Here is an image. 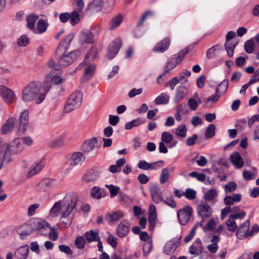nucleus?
<instances>
[{
    "mask_svg": "<svg viewBox=\"0 0 259 259\" xmlns=\"http://www.w3.org/2000/svg\"><path fill=\"white\" fill-rule=\"evenodd\" d=\"M78 200V196L74 193L66 194L63 200L56 202L49 211V215L54 218L61 213L60 220L66 226H69L72 222V218L69 217L75 208Z\"/></svg>",
    "mask_w": 259,
    "mask_h": 259,
    "instance_id": "1",
    "label": "nucleus"
},
{
    "mask_svg": "<svg viewBox=\"0 0 259 259\" xmlns=\"http://www.w3.org/2000/svg\"><path fill=\"white\" fill-rule=\"evenodd\" d=\"M44 99V93L41 92L40 82H30L23 89L22 100L25 102L35 101L37 104H40Z\"/></svg>",
    "mask_w": 259,
    "mask_h": 259,
    "instance_id": "2",
    "label": "nucleus"
},
{
    "mask_svg": "<svg viewBox=\"0 0 259 259\" xmlns=\"http://www.w3.org/2000/svg\"><path fill=\"white\" fill-rule=\"evenodd\" d=\"M96 56L97 52L94 49H90L87 54L84 58V73L82 78L83 81H87L94 75L96 70L95 65L94 64H88L87 62L88 59H94Z\"/></svg>",
    "mask_w": 259,
    "mask_h": 259,
    "instance_id": "3",
    "label": "nucleus"
},
{
    "mask_svg": "<svg viewBox=\"0 0 259 259\" xmlns=\"http://www.w3.org/2000/svg\"><path fill=\"white\" fill-rule=\"evenodd\" d=\"M82 97V94L80 92L75 91L73 92L70 95L64 105V112L66 113L73 112L78 108L81 104Z\"/></svg>",
    "mask_w": 259,
    "mask_h": 259,
    "instance_id": "4",
    "label": "nucleus"
},
{
    "mask_svg": "<svg viewBox=\"0 0 259 259\" xmlns=\"http://www.w3.org/2000/svg\"><path fill=\"white\" fill-rule=\"evenodd\" d=\"M80 55L79 50H74L70 53L63 55L60 57L58 63L62 67H66L75 61Z\"/></svg>",
    "mask_w": 259,
    "mask_h": 259,
    "instance_id": "5",
    "label": "nucleus"
},
{
    "mask_svg": "<svg viewBox=\"0 0 259 259\" xmlns=\"http://www.w3.org/2000/svg\"><path fill=\"white\" fill-rule=\"evenodd\" d=\"M193 213V209L189 206H185L178 210L177 216L180 223L182 225H186L190 221Z\"/></svg>",
    "mask_w": 259,
    "mask_h": 259,
    "instance_id": "6",
    "label": "nucleus"
},
{
    "mask_svg": "<svg viewBox=\"0 0 259 259\" xmlns=\"http://www.w3.org/2000/svg\"><path fill=\"white\" fill-rule=\"evenodd\" d=\"M3 146L4 149H7L10 154L11 153L13 154H19L24 149V146L22 144L18 138L15 139L11 144L5 143L3 144Z\"/></svg>",
    "mask_w": 259,
    "mask_h": 259,
    "instance_id": "7",
    "label": "nucleus"
},
{
    "mask_svg": "<svg viewBox=\"0 0 259 259\" xmlns=\"http://www.w3.org/2000/svg\"><path fill=\"white\" fill-rule=\"evenodd\" d=\"M0 95L5 102L8 104L13 102L16 98L14 91L4 85H0Z\"/></svg>",
    "mask_w": 259,
    "mask_h": 259,
    "instance_id": "8",
    "label": "nucleus"
},
{
    "mask_svg": "<svg viewBox=\"0 0 259 259\" xmlns=\"http://www.w3.org/2000/svg\"><path fill=\"white\" fill-rule=\"evenodd\" d=\"M98 142L97 138L92 137L86 140L81 146V150L85 153L91 152L98 147Z\"/></svg>",
    "mask_w": 259,
    "mask_h": 259,
    "instance_id": "9",
    "label": "nucleus"
},
{
    "mask_svg": "<svg viewBox=\"0 0 259 259\" xmlns=\"http://www.w3.org/2000/svg\"><path fill=\"white\" fill-rule=\"evenodd\" d=\"M121 43L122 41L120 38H116L110 44L107 54L109 59H112L116 55L121 46Z\"/></svg>",
    "mask_w": 259,
    "mask_h": 259,
    "instance_id": "10",
    "label": "nucleus"
},
{
    "mask_svg": "<svg viewBox=\"0 0 259 259\" xmlns=\"http://www.w3.org/2000/svg\"><path fill=\"white\" fill-rule=\"evenodd\" d=\"M33 224L34 230H37L40 235H47V230L51 228L49 224L45 220H33Z\"/></svg>",
    "mask_w": 259,
    "mask_h": 259,
    "instance_id": "11",
    "label": "nucleus"
},
{
    "mask_svg": "<svg viewBox=\"0 0 259 259\" xmlns=\"http://www.w3.org/2000/svg\"><path fill=\"white\" fill-rule=\"evenodd\" d=\"M197 210L198 215L202 219V222H204V219L210 217L212 212L211 208L207 204H200L198 205Z\"/></svg>",
    "mask_w": 259,
    "mask_h": 259,
    "instance_id": "12",
    "label": "nucleus"
},
{
    "mask_svg": "<svg viewBox=\"0 0 259 259\" xmlns=\"http://www.w3.org/2000/svg\"><path fill=\"white\" fill-rule=\"evenodd\" d=\"M34 230L33 220H32L21 226L17 229V232L21 236V238L23 239V236L31 234Z\"/></svg>",
    "mask_w": 259,
    "mask_h": 259,
    "instance_id": "13",
    "label": "nucleus"
},
{
    "mask_svg": "<svg viewBox=\"0 0 259 259\" xmlns=\"http://www.w3.org/2000/svg\"><path fill=\"white\" fill-rule=\"evenodd\" d=\"M48 26L49 24L47 19H39L32 31L37 34L44 33L47 30Z\"/></svg>",
    "mask_w": 259,
    "mask_h": 259,
    "instance_id": "14",
    "label": "nucleus"
},
{
    "mask_svg": "<svg viewBox=\"0 0 259 259\" xmlns=\"http://www.w3.org/2000/svg\"><path fill=\"white\" fill-rule=\"evenodd\" d=\"M249 226V221L247 220L239 227L236 233V235L238 238L241 239L243 238L248 237V229Z\"/></svg>",
    "mask_w": 259,
    "mask_h": 259,
    "instance_id": "15",
    "label": "nucleus"
},
{
    "mask_svg": "<svg viewBox=\"0 0 259 259\" xmlns=\"http://www.w3.org/2000/svg\"><path fill=\"white\" fill-rule=\"evenodd\" d=\"M170 40L169 37H165L156 44L153 49L154 52L163 53L166 51L170 46Z\"/></svg>",
    "mask_w": 259,
    "mask_h": 259,
    "instance_id": "16",
    "label": "nucleus"
},
{
    "mask_svg": "<svg viewBox=\"0 0 259 259\" xmlns=\"http://www.w3.org/2000/svg\"><path fill=\"white\" fill-rule=\"evenodd\" d=\"M85 159V156L81 152H76L70 157V164L72 166L81 164Z\"/></svg>",
    "mask_w": 259,
    "mask_h": 259,
    "instance_id": "17",
    "label": "nucleus"
},
{
    "mask_svg": "<svg viewBox=\"0 0 259 259\" xmlns=\"http://www.w3.org/2000/svg\"><path fill=\"white\" fill-rule=\"evenodd\" d=\"M16 123L17 120L15 118H9L1 128V133L2 134H7L10 133L14 128Z\"/></svg>",
    "mask_w": 259,
    "mask_h": 259,
    "instance_id": "18",
    "label": "nucleus"
},
{
    "mask_svg": "<svg viewBox=\"0 0 259 259\" xmlns=\"http://www.w3.org/2000/svg\"><path fill=\"white\" fill-rule=\"evenodd\" d=\"M10 153L4 148L2 146V149L0 150V169L3 167L6 166L11 161Z\"/></svg>",
    "mask_w": 259,
    "mask_h": 259,
    "instance_id": "19",
    "label": "nucleus"
},
{
    "mask_svg": "<svg viewBox=\"0 0 259 259\" xmlns=\"http://www.w3.org/2000/svg\"><path fill=\"white\" fill-rule=\"evenodd\" d=\"M230 160L236 168H241L244 165L243 158L238 152L232 153L230 156Z\"/></svg>",
    "mask_w": 259,
    "mask_h": 259,
    "instance_id": "20",
    "label": "nucleus"
},
{
    "mask_svg": "<svg viewBox=\"0 0 259 259\" xmlns=\"http://www.w3.org/2000/svg\"><path fill=\"white\" fill-rule=\"evenodd\" d=\"M159 163H160V164L159 165L158 167H161L163 166V162L159 160L153 163H148L145 160H140L138 163V166L140 169L144 170L155 169L156 167L155 165Z\"/></svg>",
    "mask_w": 259,
    "mask_h": 259,
    "instance_id": "21",
    "label": "nucleus"
},
{
    "mask_svg": "<svg viewBox=\"0 0 259 259\" xmlns=\"http://www.w3.org/2000/svg\"><path fill=\"white\" fill-rule=\"evenodd\" d=\"M151 195L153 200L156 203L163 201L162 193L160 188L157 185H153L150 188Z\"/></svg>",
    "mask_w": 259,
    "mask_h": 259,
    "instance_id": "22",
    "label": "nucleus"
},
{
    "mask_svg": "<svg viewBox=\"0 0 259 259\" xmlns=\"http://www.w3.org/2000/svg\"><path fill=\"white\" fill-rule=\"evenodd\" d=\"M130 224L127 221H122L117 226L116 231L120 237H124L129 232Z\"/></svg>",
    "mask_w": 259,
    "mask_h": 259,
    "instance_id": "23",
    "label": "nucleus"
},
{
    "mask_svg": "<svg viewBox=\"0 0 259 259\" xmlns=\"http://www.w3.org/2000/svg\"><path fill=\"white\" fill-rule=\"evenodd\" d=\"M227 81L225 80H223L221 82V83L218 85V87L216 89V94L214 95H211L208 98H206L204 100L205 102H215L217 101L220 97V95L218 94L220 91V88L221 87H224V91H226L227 88Z\"/></svg>",
    "mask_w": 259,
    "mask_h": 259,
    "instance_id": "24",
    "label": "nucleus"
},
{
    "mask_svg": "<svg viewBox=\"0 0 259 259\" xmlns=\"http://www.w3.org/2000/svg\"><path fill=\"white\" fill-rule=\"evenodd\" d=\"M54 180L49 178L44 179L38 184L37 189L39 191H45L53 187L54 186Z\"/></svg>",
    "mask_w": 259,
    "mask_h": 259,
    "instance_id": "25",
    "label": "nucleus"
},
{
    "mask_svg": "<svg viewBox=\"0 0 259 259\" xmlns=\"http://www.w3.org/2000/svg\"><path fill=\"white\" fill-rule=\"evenodd\" d=\"M43 167L44 164L42 163L41 161H38L35 162L28 169L26 175L27 178H30L36 175L41 170Z\"/></svg>",
    "mask_w": 259,
    "mask_h": 259,
    "instance_id": "26",
    "label": "nucleus"
},
{
    "mask_svg": "<svg viewBox=\"0 0 259 259\" xmlns=\"http://www.w3.org/2000/svg\"><path fill=\"white\" fill-rule=\"evenodd\" d=\"M29 252L28 246L27 245H23L16 249L14 253V256L17 259H26Z\"/></svg>",
    "mask_w": 259,
    "mask_h": 259,
    "instance_id": "27",
    "label": "nucleus"
},
{
    "mask_svg": "<svg viewBox=\"0 0 259 259\" xmlns=\"http://www.w3.org/2000/svg\"><path fill=\"white\" fill-rule=\"evenodd\" d=\"M79 41L82 44L92 43L93 36L92 32L89 30H83L80 34Z\"/></svg>",
    "mask_w": 259,
    "mask_h": 259,
    "instance_id": "28",
    "label": "nucleus"
},
{
    "mask_svg": "<svg viewBox=\"0 0 259 259\" xmlns=\"http://www.w3.org/2000/svg\"><path fill=\"white\" fill-rule=\"evenodd\" d=\"M74 37V34L72 33L69 34L61 42L59 47L57 49L58 53H61L64 51H66L69 47L71 41Z\"/></svg>",
    "mask_w": 259,
    "mask_h": 259,
    "instance_id": "29",
    "label": "nucleus"
},
{
    "mask_svg": "<svg viewBox=\"0 0 259 259\" xmlns=\"http://www.w3.org/2000/svg\"><path fill=\"white\" fill-rule=\"evenodd\" d=\"M123 21V16L119 14L114 16L111 20L109 24V29L113 30L120 25Z\"/></svg>",
    "mask_w": 259,
    "mask_h": 259,
    "instance_id": "30",
    "label": "nucleus"
},
{
    "mask_svg": "<svg viewBox=\"0 0 259 259\" xmlns=\"http://www.w3.org/2000/svg\"><path fill=\"white\" fill-rule=\"evenodd\" d=\"M242 197L241 194H235L231 196H227L224 199V202L226 205H232L235 202L240 201Z\"/></svg>",
    "mask_w": 259,
    "mask_h": 259,
    "instance_id": "31",
    "label": "nucleus"
},
{
    "mask_svg": "<svg viewBox=\"0 0 259 259\" xmlns=\"http://www.w3.org/2000/svg\"><path fill=\"white\" fill-rule=\"evenodd\" d=\"M220 241V238L219 236L217 235H213L211 239V243L207 246V248L208 251L211 253H214L217 252L218 249V243Z\"/></svg>",
    "mask_w": 259,
    "mask_h": 259,
    "instance_id": "32",
    "label": "nucleus"
},
{
    "mask_svg": "<svg viewBox=\"0 0 259 259\" xmlns=\"http://www.w3.org/2000/svg\"><path fill=\"white\" fill-rule=\"evenodd\" d=\"M123 217V213L121 211H115L112 213H108L105 215V219L109 222H116Z\"/></svg>",
    "mask_w": 259,
    "mask_h": 259,
    "instance_id": "33",
    "label": "nucleus"
},
{
    "mask_svg": "<svg viewBox=\"0 0 259 259\" xmlns=\"http://www.w3.org/2000/svg\"><path fill=\"white\" fill-rule=\"evenodd\" d=\"M56 72L51 71L48 75L50 77L52 83L58 84L62 81V79L60 76L61 74V71L59 68H56Z\"/></svg>",
    "mask_w": 259,
    "mask_h": 259,
    "instance_id": "34",
    "label": "nucleus"
},
{
    "mask_svg": "<svg viewBox=\"0 0 259 259\" xmlns=\"http://www.w3.org/2000/svg\"><path fill=\"white\" fill-rule=\"evenodd\" d=\"M178 245L174 240H170L167 242L164 247V252L166 254L170 255L174 253L177 248Z\"/></svg>",
    "mask_w": 259,
    "mask_h": 259,
    "instance_id": "35",
    "label": "nucleus"
},
{
    "mask_svg": "<svg viewBox=\"0 0 259 259\" xmlns=\"http://www.w3.org/2000/svg\"><path fill=\"white\" fill-rule=\"evenodd\" d=\"M188 89L184 85L179 86L177 89L175 99L177 101H180L187 95Z\"/></svg>",
    "mask_w": 259,
    "mask_h": 259,
    "instance_id": "36",
    "label": "nucleus"
},
{
    "mask_svg": "<svg viewBox=\"0 0 259 259\" xmlns=\"http://www.w3.org/2000/svg\"><path fill=\"white\" fill-rule=\"evenodd\" d=\"M98 174L95 171H89L82 177V180L87 183L93 182L98 178Z\"/></svg>",
    "mask_w": 259,
    "mask_h": 259,
    "instance_id": "37",
    "label": "nucleus"
},
{
    "mask_svg": "<svg viewBox=\"0 0 259 259\" xmlns=\"http://www.w3.org/2000/svg\"><path fill=\"white\" fill-rule=\"evenodd\" d=\"M38 16L36 15L31 14L26 18L27 26L31 31L33 30L35 26V23L36 20L38 19Z\"/></svg>",
    "mask_w": 259,
    "mask_h": 259,
    "instance_id": "38",
    "label": "nucleus"
},
{
    "mask_svg": "<svg viewBox=\"0 0 259 259\" xmlns=\"http://www.w3.org/2000/svg\"><path fill=\"white\" fill-rule=\"evenodd\" d=\"M91 195L93 198L100 199L105 196L104 191L98 187L95 186L91 190Z\"/></svg>",
    "mask_w": 259,
    "mask_h": 259,
    "instance_id": "39",
    "label": "nucleus"
},
{
    "mask_svg": "<svg viewBox=\"0 0 259 259\" xmlns=\"http://www.w3.org/2000/svg\"><path fill=\"white\" fill-rule=\"evenodd\" d=\"M28 114H21L19 117V130L24 132L28 123Z\"/></svg>",
    "mask_w": 259,
    "mask_h": 259,
    "instance_id": "40",
    "label": "nucleus"
},
{
    "mask_svg": "<svg viewBox=\"0 0 259 259\" xmlns=\"http://www.w3.org/2000/svg\"><path fill=\"white\" fill-rule=\"evenodd\" d=\"M52 84V82L51 80V78L48 75L45 78V81L44 82L42 89L41 88V93H44V99H45L47 93L49 92L51 89Z\"/></svg>",
    "mask_w": 259,
    "mask_h": 259,
    "instance_id": "41",
    "label": "nucleus"
},
{
    "mask_svg": "<svg viewBox=\"0 0 259 259\" xmlns=\"http://www.w3.org/2000/svg\"><path fill=\"white\" fill-rule=\"evenodd\" d=\"M169 97L167 94L162 93L160 94L155 99V102L156 104H167L169 102Z\"/></svg>",
    "mask_w": 259,
    "mask_h": 259,
    "instance_id": "42",
    "label": "nucleus"
},
{
    "mask_svg": "<svg viewBox=\"0 0 259 259\" xmlns=\"http://www.w3.org/2000/svg\"><path fill=\"white\" fill-rule=\"evenodd\" d=\"M85 236L87 241L89 242L97 241L100 239L98 233L95 232L93 230L87 232L85 234Z\"/></svg>",
    "mask_w": 259,
    "mask_h": 259,
    "instance_id": "43",
    "label": "nucleus"
},
{
    "mask_svg": "<svg viewBox=\"0 0 259 259\" xmlns=\"http://www.w3.org/2000/svg\"><path fill=\"white\" fill-rule=\"evenodd\" d=\"M238 44V41L236 40H233L231 41V44L226 42L225 48L227 52V54L229 57H232L233 55L234 50L236 45Z\"/></svg>",
    "mask_w": 259,
    "mask_h": 259,
    "instance_id": "44",
    "label": "nucleus"
},
{
    "mask_svg": "<svg viewBox=\"0 0 259 259\" xmlns=\"http://www.w3.org/2000/svg\"><path fill=\"white\" fill-rule=\"evenodd\" d=\"M64 145V141L63 137H60L58 138L54 139L51 141L49 146L53 148H59L62 147Z\"/></svg>",
    "mask_w": 259,
    "mask_h": 259,
    "instance_id": "45",
    "label": "nucleus"
},
{
    "mask_svg": "<svg viewBox=\"0 0 259 259\" xmlns=\"http://www.w3.org/2000/svg\"><path fill=\"white\" fill-rule=\"evenodd\" d=\"M102 0H93L90 5L91 9L95 12H100L103 7Z\"/></svg>",
    "mask_w": 259,
    "mask_h": 259,
    "instance_id": "46",
    "label": "nucleus"
},
{
    "mask_svg": "<svg viewBox=\"0 0 259 259\" xmlns=\"http://www.w3.org/2000/svg\"><path fill=\"white\" fill-rule=\"evenodd\" d=\"M218 195L217 191L215 189H210L206 192L204 194V199L206 201H210Z\"/></svg>",
    "mask_w": 259,
    "mask_h": 259,
    "instance_id": "47",
    "label": "nucleus"
},
{
    "mask_svg": "<svg viewBox=\"0 0 259 259\" xmlns=\"http://www.w3.org/2000/svg\"><path fill=\"white\" fill-rule=\"evenodd\" d=\"M178 64L177 63V62L175 61V60H174L172 58L169 59L165 64L163 75L166 73H168L169 72L175 68Z\"/></svg>",
    "mask_w": 259,
    "mask_h": 259,
    "instance_id": "48",
    "label": "nucleus"
},
{
    "mask_svg": "<svg viewBox=\"0 0 259 259\" xmlns=\"http://www.w3.org/2000/svg\"><path fill=\"white\" fill-rule=\"evenodd\" d=\"M144 122V121L138 118L137 119H134L130 122H127L125 125V128L126 130H131L134 127L138 126Z\"/></svg>",
    "mask_w": 259,
    "mask_h": 259,
    "instance_id": "49",
    "label": "nucleus"
},
{
    "mask_svg": "<svg viewBox=\"0 0 259 259\" xmlns=\"http://www.w3.org/2000/svg\"><path fill=\"white\" fill-rule=\"evenodd\" d=\"M191 73V72L188 70H184L181 72L178 76H177L180 82H186L187 81L188 77L190 76Z\"/></svg>",
    "mask_w": 259,
    "mask_h": 259,
    "instance_id": "50",
    "label": "nucleus"
},
{
    "mask_svg": "<svg viewBox=\"0 0 259 259\" xmlns=\"http://www.w3.org/2000/svg\"><path fill=\"white\" fill-rule=\"evenodd\" d=\"M188 53V49L186 48L179 53L175 55L172 58L175 60V61L179 64L181 61L183 60L185 56Z\"/></svg>",
    "mask_w": 259,
    "mask_h": 259,
    "instance_id": "51",
    "label": "nucleus"
},
{
    "mask_svg": "<svg viewBox=\"0 0 259 259\" xmlns=\"http://www.w3.org/2000/svg\"><path fill=\"white\" fill-rule=\"evenodd\" d=\"M237 188V184L234 182H229L224 186V190L226 193H231L235 191Z\"/></svg>",
    "mask_w": 259,
    "mask_h": 259,
    "instance_id": "52",
    "label": "nucleus"
},
{
    "mask_svg": "<svg viewBox=\"0 0 259 259\" xmlns=\"http://www.w3.org/2000/svg\"><path fill=\"white\" fill-rule=\"evenodd\" d=\"M17 43L20 47L27 46L29 44V38L26 35H22L18 38Z\"/></svg>",
    "mask_w": 259,
    "mask_h": 259,
    "instance_id": "53",
    "label": "nucleus"
},
{
    "mask_svg": "<svg viewBox=\"0 0 259 259\" xmlns=\"http://www.w3.org/2000/svg\"><path fill=\"white\" fill-rule=\"evenodd\" d=\"M169 178V172L167 168H163L161 172L160 177V183L161 184H164L168 180Z\"/></svg>",
    "mask_w": 259,
    "mask_h": 259,
    "instance_id": "54",
    "label": "nucleus"
},
{
    "mask_svg": "<svg viewBox=\"0 0 259 259\" xmlns=\"http://www.w3.org/2000/svg\"><path fill=\"white\" fill-rule=\"evenodd\" d=\"M219 50L220 48L218 46H213L207 50L206 57L209 59L214 57L219 53Z\"/></svg>",
    "mask_w": 259,
    "mask_h": 259,
    "instance_id": "55",
    "label": "nucleus"
},
{
    "mask_svg": "<svg viewBox=\"0 0 259 259\" xmlns=\"http://www.w3.org/2000/svg\"><path fill=\"white\" fill-rule=\"evenodd\" d=\"M187 132L186 126L185 125H181L176 128L175 133L178 136L185 138L186 136Z\"/></svg>",
    "mask_w": 259,
    "mask_h": 259,
    "instance_id": "56",
    "label": "nucleus"
},
{
    "mask_svg": "<svg viewBox=\"0 0 259 259\" xmlns=\"http://www.w3.org/2000/svg\"><path fill=\"white\" fill-rule=\"evenodd\" d=\"M244 49L246 52L248 54L253 53L254 50V44L253 40H248L245 42Z\"/></svg>",
    "mask_w": 259,
    "mask_h": 259,
    "instance_id": "57",
    "label": "nucleus"
},
{
    "mask_svg": "<svg viewBox=\"0 0 259 259\" xmlns=\"http://www.w3.org/2000/svg\"><path fill=\"white\" fill-rule=\"evenodd\" d=\"M70 23L74 25L79 22L80 20V15L76 11H73L70 14Z\"/></svg>",
    "mask_w": 259,
    "mask_h": 259,
    "instance_id": "58",
    "label": "nucleus"
},
{
    "mask_svg": "<svg viewBox=\"0 0 259 259\" xmlns=\"http://www.w3.org/2000/svg\"><path fill=\"white\" fill-rule=\"evenodd\" d=\"M106 187L109 189L111 197H114L117 195L120 190L119 187L113 185H106Z\"/></svg>",
    "mask_w": 259,
    "mask_h": 259,
    "instance_id": "59",
    "label": "nucleus"
},
{
    "mask_svg": "<svg viewBox=\"0 0 259 259\" xmlns=\"http://www.w3.org/2000/svg\"><path fill=\"white\" fill-rule=\"evenodd\" d=\"M157 219L156 214H149L148 221L149 224V230L152 231L154 230L155 226V222Z\"/></svg>",
    "mask_w": 259,
    "mask_h": 259,
    "instance_id": "60",
    "label": "nucleus"
},
{
    "mask_svg": "<svg viewBox=\"0 0 259 259\" xmlns=\"http://www.w3.org/2000/svg\"><path fill=\"white\" fill-rule=\"evenodd\" d=\"M215 127L214 125L211 124L208 125L205 132V136L206 138H210L215 134Z\"/></svg>",
    "mask_w": 259,
    "mask_h": 259,
    "instance_id": "61",
    "label": "nucleus"
},
{
    "mask_svg": "<svg viewBox=\"0 0 259 259\" xmlns=\"http://www.w3.org/2000/svg\"><path fill=\"white\" fill-rule=\"evenodd\" d=\"M75 245L79 249L84 248L85 243L84 236H79L77 237L75 240Z\"/></svg>",
    "mask_w": 259,
    "mask_h": 259,
    "instance_id": "62",
    "label": "nucleus"
},
{
    "mask_svg": "<svg viewBox=\"0 0 259 259\" xmlns=\"http://www.w3.org/2000/svg\"><path fill=\"white\" fill-rule=\"evenodd\" d=\"M183 194L187 199L193 200L196 198V192L192 189L187 188Z\"/></svg>",
    "mask_w": 259,
    "mask_h": 259,
    "instance_id": "63",
    "label": "nucleus"
},
{
    "mask_svg": "<svg viewBox=\"0 0 259 259\" xmlns=\"http://www.w3.org/2000/svg\"><path fill=\"white\" fill-rule=\"evenodd\" d=\"M243 177L246 181L254 180L256 177V174L251 171L244 170L242 173Z\"/></svg>",
    "mask_w": 259,
    "mask_h": 259,
    "instance_id": "64",
    "label": "nucleus"
}]
</instances>
